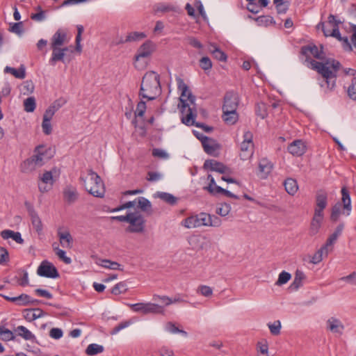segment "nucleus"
Listing matches in <instances>:
<instances>
[{
  "label": "nucleus",
  "instance_id": "49",
  "mask_svg": "<svg viewBox=\"0 0 356 356\" xmlns=\"http://www.w3.org/2000/svg\"><path fill=\"white\" fill-rule=\"evenodd\" d=\"M54 251L58 258L61 259L65 264H71L72 259L66 256L65 252L64 250L59 249L58 248H54Z\"/></svg>",
  "mask_w": 356,
  "mask_h": 356
},
{
  "label": "nucleus",
  "instance_id": "53",
  "mask_svg": "<svg viewBox=\"0 0 356 356\" xmlns=\"http://www.w3.org/2000/svg\"><path fill=\"white\" fill-rule=\"evenodd\" d=\"M268 326L272 334L278 335L280 333L281 323L280 321H275L273 323H269Z\"/></svg>",
  "mask_w": 356,
  "mask_h": 356
},
{
  "label": "nucleus",
  "instance_id": "6",
  "mask_svg": "<svg viewBox=\"0 0 356 356\" xmlns=\"http://www.w3.org/2000/svg\"><path fill=\"white\" fill-rule=\"evenodd\" d=\"M341 194H342L343 206L341 205V203L337 202L333 206V207L332 209L330 219L333 222H336L338 220V219L341 213L342 207L343 208V209L348 211L347 215H349L350 211L351 210L350 197L349 193L346 188H343L341 189Z\"/></svg>",
  "mask_w": 356,
  "mask_h": 356
},
{
  "label": "nucleus",
  "instance_id": "14",
  "mask_svg": "<svg viewBox=\"0 0 356 356\" xmlns=\"http://www.w3.org/2000/svg\"><path fill=\"white\" fill-rule=\"evenodd\" d=\"M238 105V95L233 91L226 92L224 97L222 111L236 110Z\"/></svg>",
  "mask_w": 356,
  "mask_h": 356
},
{
  "label": "nucleus",
  "instance_id": "7",
  "mask_svg": "<svg viewBox=\"0 0 356 356\" xmlns=\"http://www.w3.org/2000/svg\"><path fill=\"white\" fill-rule=\"evenodd\" d=\"M129 307L135 312H140L143 315L147 314H164V309L162 306L152 302H139L129 304Z\"/></svg>",
  "mask_w": 356,
  "mask_h": 356
},
{
  "label": "nucleus",
  "instance_id": "38",
  "mask_svg": "<svg viewBox=\"0 0 356 356\" xmlns=\"http://www.w3.org/2000/svg\"><path fill=\"white\" fill-rule=\"evenodd\" d=\"M33 157H30L25 160L22 164V170L24 172H31L38 168V165L35 163Z\"/></svg>",
  "mask_w": 356,
  "mask_h": 356
},
{
  "label": "nucleus",
  "instance_id": "13",
  "mask_svg": "<svg viewBox=\"0 0 356 356\" xmlns=\"http://www.w3.org/2000/svg\"><path fill=\"white\" fill-rule=\"evenodd\" d=\"M323 34L325 37L331 36L337 38L339 41L342 42V46L345 50L352 51V46L348 37L341 36L339 27H335V29H332V31L323 29Z\"/></svg>",
  "mask_w": 356,
  "mask_h": 356
},
{
  "label": "nucleus",
  "instance_id": "51",
  "mask_svg": "<svg viewBox=\"0 0 356 356\" xmlns=\"http://www.w3.org/2000/svg\"><path fill=\"white\" fill-rule=\"evenodd\" d=\"M154 10L156 13H165L174 10V6L169 4L158 3L155 6Z\"/></svg>",
  "mask_w": 356,
  "mask_h": 356
},
{
  "label": "nucleus",
  "instance_id": "20",
  "mask_svg": "<svg viewBox=\"0 0 356 356\" xmlns=\"http://www.w3.org/2000/svg\"><path fill=\"white\" fill-rule=\"evenodd\" d=\"M0 296L8 301L15 302L18 306H26L30 303V296L25 293L16 297H9L3 294H0Z\"/></svg>",
  "mask_w": 356,
  "mask_h": 356
},
{
  "label": "nucleus",
  "instance_id": "61",
  "mask_svg": "<svg viewBox=\"0 0 356 356\" xmlns=\"http://www.w3.org/2000/svg\"><path fill=\"white\" fill-rule=\"evenodd\" d=\"M339 280L346 282L351 285H356V273L353 272L349 275L341 277Z\"/></svg>",
  "mask_w": 356,
  "mask_h": 356
},
{
  "label": "nucleus",
  "instance_id": "64",
  "mask_svg": "<svg viewBox=\"0 0 356 356\" xmlns=\"http://www.w3.org/2000/svg\"><path fill=\"white\" fill-rule=\"evenodd\" d=\"M49 336L55 339H59L63 337V331L60 328H51L49 331Z\"/></svg>",
  "mask_w": 356,
  "mask_h": 356
},
{
  "label": "nucleus",
  "instance_id": "24",
  "mask_svg": "<svg viewBox=\"0 0 356 356\" xmlns=\"http://www.w3.org/2000/svg\"><path fill=\"white\" fill-rule=\"evenodd\" d=\"M324 218V214L314 213L313 218L311 222L309 234L312 236L316 234L321 226L322 221Z\"/></svg>",
  "mask_w": 356,
  "mask_h": 356
},
{
  "label": "nucleus",
  "instance_id": "17",
  "mask_svg": "<svg viewBox=\"0 0 356 356\" xmlns=\"http://www.w3.org/2000/svg\"><path fill=\"white\" fill-rule=\"evenodd\" d=\"M288 150L290 154L293 156H302L306 151V146L304 143L300 140H294L288 147Z\"/></svg>",
  "mask_w": 356,
  "mask_h": 356
},
{
  "label": "nucleus",
  "instance_id": "9",
  "mask_svg": "<svg viewBox=\"0 0 356 356\" xmlns=\"http://www.w3.org/2000/svg\"><path fill=\"white\" fill-rule=\"evenodd\" d=\"M129 226L126 231L131 233H141L145 229V220L143 215L138 212H131V216L129 221Z\"/></svg>",
  "mask_w": 356,
  "mask_h": 356
},
{
  "label": "nucleus",
  "instance_id": "46",
  "mask_svg": "<svg viewBox=\"0 0 356 356\" xmlns=\"http://www.w3.org/2000/svg\"><path fill=\"white\" fill-rule=\"evenodd\" d=\"M127 290V285L124 282H121L115 284L111 290V293L114 295H120L124 293Z\"/></svg>",
  "mask_w": 356,
  "mask_h": 356
},
{
  "label": "nucleus",
  "instance_id": "37",
  "mask_svg": "<svg viewBox=\"0 0 356 356\" xmlns=\"http://www.w3.org/2000/svg\"><path fill=\"white\" fill-rule=\"evenodd\" d=\"M15 332L25 340H33L35 339L34 334L23 325L18 326Z\"/></svg>",
  "mask_w": 356,
  "mask_h": 356
},
{
  "label": "nucleus",
  "instance_id": "16",
  "mask_svg": "<svg viewBox=\"0 0 356 356\" xmlns=\"http://www.w3.org/2000/svg\"><path fill=\"white\" fill-rule=\"evenodd\" d=\"M47 151L48 149L44 145H39L35 148L32 157L38 167L43 165L45 160L50 159L51 156H46Z\"/></svg>",
  "mask_w": 356,
  "mask_h": 356
},
{
  "label": "nucleus",
  "instance_id": "11",
  "mask_svg": "<svg viewBox=\"0 0 356 356\" xmlns=\"http://www.w3.org/2000/svg\"><path fill=\"white\" fill-rule=\"evenodd\" d=\"M156 50V44L151 40L145 41L139 47L135 55V60L139 61L143 58H148Z\"/></svg>",
  "mask_w": 356,
  "mask_h": 356
},
{
  "label": "nucleus",
  "instance_id": "44",
  "mask_svg": "<svg viewBox=\"0 0 356 356\" xmlns=\"http://www.w3.org/2000/svg\"><path fill=\"white\" fill-rule=\"evenodd\" d=\"M24 110L26 112H33L35 108V100L33 97L26 98L24 101Z\"/></svg>",
  "mask_w": 356,
  "mask_h": 356
},
{
  "label": "nucleus",
  "instance_id": "52",
  "mask_svg": "<svg viewBox=\"0 0 356 356\" xmlns=\"http://www.w3.org/2000/svg\"><path fill=\"white\" fill-rule=\"evenodd\" d=\"M200 66L204 71L209 70L212 67V62L209 57L204 56L200 60Z\"/></svg>",
  "mask_w": 356,
  "mask_h": 356
},
{
  "label": "nucleus",
  "instance_id": "47",
  "mask_svg": "<svg viewBox=\"0 0 356 356\" xmlns=\"http://www.w3.org/2000/svg\"><path fill=\"white\" fill-rule=\"evenodd\" d=\"M42 182L45 184H49L51 186H53L54 180L53 178V171H46L43 173L42 176L40 178Z\"/></svg>",
  "mask_w": 356,
  "mask_h": 356
},
{
  "label": "nucleus",
  "instance_id": "3",
  "mask_svg": "<svg viewBox=\"0 0 356 356\" xmlns=\"http://www.w3.org/2000/svg\"><path fill=\"white\" fill-rule=\"evenodd\" d=\"M161 93L160 76L154 71L147 72L143 77L139 95L143 98L153 100Z\"/></svg>",
  "mask_w": 356,
  "mask_h": 356
},
{
  "label": "nucleus",
  "instance_id": "21",
  "mask_svg": "<svg viewBox=\"0 0 356 356\" xmlns=\"http://www.w3.org/2000/svg\"><path fill=\"white\" fill-rule=\"evenodd\" d=\"M63 197L69 204L74 202L78 199L76 188L72 185L66 186L63 189Z\"/></svg>",
  "mask_w": 356,
  "mask_h": 356
},
{
  "label": "nucleus",
  "instance_id": "1",
  "mask_svg": "<svg viewBox=\"0 0 356 356\" xmlns=\"http://www.w3.org/2000/svg\"><path fill=\"white\" fill-rule=\"evenodd\" d=\"M301 54L306 57V61L310 63L312 69L322 75L323 80L321 86L326 87L330 90H332L335 86L337 72L341 67V63L334 59H327L325 63L312 59V56L320 60L324 58L323 51L321 49L319 50L315 44L302 47Z\"/></svg>",
  "mask_w": 356,
  "mask_h": 356
},
{
  "label": "nucleus",
  "instance_id": "23",
  "mask_svg": "<svg viewBox=\"0 0 356 356\" xmlns=\"http://www.w3.org/2000/svg\"><path fill=\"white\" fill-rule=\"evenodd\" d=\"M273 168V163L267 159H261L259 162V170L261 173V178L266 179L270 173Z\"/></svg>",
  "mask_w": 356,
  "mask_h": 356
},
{
  "label": "nucleus",
  "instance_id": "42",
  "mask_svg": "<svg viewBox=\"0 0 356 356\" xmlns=\"http://www.w3.org/2000/svg\"><path fill=\"white\" fill-rule=\"evenodd\" d=\"M32 225L38 234L42 230V223L37 213L30 216Z\"/></svg>",
  "mask_w": 356,
  "mask_h": 356
},
{
  "label": "nucleus",
  "instance_id": "26",
  "mask_svg": "<svg viewBox=\"0 0 356 356\" xmlns=\"http://www.w3.org/2000/svg\"><path fill=\"white\" fill-rule=\"evenodd\" d=\"M1 236L3 239L12 238L13 240H14L16 243H17L19 244L24 243V239L22 238L21 234L17 232H15L13 230L5 229L1 232Z\"/></svg>",
  "mask_w": 356,
  "mask_h": 356
},
{
  "label": "nucleus",
  "instance_id": "5",
  "mask_svg": "<svg viewBox=\"0 0 356 356\" xmlns=\"http://www.w3.org/2000/svg\"><path fill=\"white\" fill-rule=\"evenodd\" d=\"M214 220H212V216L205 213H201L199 215L189 216L181 222V225L188 229L195 228L201 226H218L219 218L213 216Z\"/></svg>",
  "mask_w": 356,
  "mask_h": 356
},
{
  "label": "nucleus",
  "instance_id": "62",
  "mask_svg": "<svg viewBox=\"0 0 356 356\" xmlns=\"http://www.w3.org/2000/svg\"><path fill=\"white\" fill-rule=\"evenodd\" d=\"M217 187L220 186L216 185L215 179H212L209 181V186L204 187V190L207 191L211 195H216L217 191L216 188Z\"/></svg>",
  "mask_w": 356,
  "mask_h": 356
},
{
  "label": "nucleus",
  "instance_id": "43",
  "mask_svg": "<svg viewBox=\"0 0 356 356\" xmlns=\"http://www.w3.org/2000/svg\"><path fill=\"white\" fill-rule=\"evenodd\" d=\"M291 278V275L286 271H282L280 273L277 280L275 284L277 286H282L287 283Z\"/></svg>",
  "mask_w": 356,
  "mask_h": 356
},
{
  "label": "nucleus",
  "instance_id": "41",
  "mask_svg": "<svg viewBox=\"0 0 356 356\" xmlns=\"http://www.w3.org/2000/svg\"><path fill=\"white\" fill-rule=\"evenodd\" d=\"M145 38H146V35L143 32H131L127 35L124 42H129L133 41H138L144 39Z\"/></svg>",
  "mask_w": 356,
  "mask_h": 356
},
{
  "label": "nucleus",
  "instance_id": "39",
  "mask_svg": "<svg viewBox=\"0 0 356 356\" xmlns=\"http://www.w3.org/2000/svg\"><path fill=\"white\" fill-rule=\"evenodd\" d=\"M104 351V347L101 345L97 343H91L88 346L86 353L88 355L92 356L99 353H102Z\"/></svg>",
  "mask_w": 356,
  "mask_h": 356
},
{
  "label": "nucleus",
  "instance_id": "30",
  "mask_svg": "<svg viewBox=\"0 0 356 356\" xmlns=\"http://www.w3.org/2000/svg\"><path fill=\"white\" fill-rule=\"evenodd\" d=\"M58 236L61 245L64 248H71L72 243V237L67 231L61 232H58Z\"/></svg>",
  "mask_w": 356,
  "mask_h": 356
},
{
  "label": "nucleus",
  "instance_id": "57",
  "mask_svg": "<svg viewBox=\"0 0 356 356\" xmlns=\"http://www.w3.org/2000/svg\"><path fill=\"white\" fill-rule=\"evenodd\" d=\"M36 10H38V13H35V14H31V19L38 21V22H40V21H42L43 19H44V18H45L44 12L42 10L41 7L38 6L36 8Z\"/></svg>",
  "mask_w": 356,
  "mask_h": 356
},
{
  "label": "nucleus",
  "instance_id": "2",
  "mask_svg": "<svg viewBox=\"0 0 356 356\" xmlns=\"http://www.w3.org/2000/svg\"><path fill=\"white\" fill-rule=\"evenodd\" d=\"M179 90L181 91L179 98L181 102L180 111L181 113V122L186 125L190 126L195 124V118L197 115L195 107H191L186 101L188 100L192 105H195V97L193 96L188 86L181 78L177 79Z\"/></svg>",
  "mask_w": 356,
  "mask_h": 356
},
{
  "label": "nucleus",
  "instance_id": "25",
  "mask_svg": "<svg viewBox=\"0 0 356 356\" xmlns=\"http://www.w3.org/2000/svg\"><path fill=\"white\" fill-rule=\"evenodd\" d=\"M24 318L29 321H33L44 315L43 311L40 308L26 309L23 311Z\"/></svg>",
  "mask_w": 356,
  "mask_h": 356
},
{
  "label": "nucleus",
  "instance_id": "54",
  "mask_svg": "<svg viewBox=\"0 0 356 356\" xmlns=\"http://www.w3.org/2000/svg\"><path fill=\"white\" fill-rule=\"evenodd\" d=\"M101 266L104 268H107L113 269V270L120 269V265L118 263L115 262V261H111L107 260V259L102 260Z\"/></svg>",
  "mask_w": 356,
  "mask_h": 356
},
{
  "label": "nucleus",
  "instance_id": "27",
  "mask_svg": "<svg viewBox=\"0 0 356 356\" xmlns=\"http://www.w3.org/2000/svg\"><path fill=\"white\" fill-rule=\"evenodd\" d=\"M222 118L227 124L232 125L237 122L238 115L236 110L222 111Z\"/></svg>",
  "mask_w": 356,
  "mask_h": 356
},
{
  "label": "nucleus",
  "instance_id": "34",
  "mask_svg": "<svg viewBox=\"0 0 356 356\" xmlns=\"http://www.w3.org/2000/svg\"><path fill=\"white\" fill-rule=\"evenodd\" d=\"M4 72L12 74L15 78L24 79L26 76L25 68L21 66L18 70L13 67L6 66L4 69Z\"/></svg>",
  "mask_w": 356,
  "mask_h": 356
},
{
  "label": "nucleus",
  "instance_id": "63",
  "mask_svg": "<svg viewBox=\"0 0 356 356\" xmlns=\"http://www.w3.org/2000/svg\"><path fill=\"white\" fill-rule=\"evenodd\" d=\"M131 324L130 321H124L122 322L120 324H118L117 326H115L111 332L110 334L111 335L116 334L118 332H120L121 330L128 327Z\"/></svg>",
  "mask_w": 356,
  "mask_h": 356
},
{
  "label": "nucleus",
  "instance_id": "32",
  "mask_svg": "<svg viewBox=\"0 0 356 356\" xmlns=\"http://www.w3.org/2000/svg\"><path fill=\"white\" fill-rule=\"evenodd\" d=\"M305 278L304 273L297 270L295 273L293 282L290 285L292 290H298L302 286V282Z\"/></svg>",
  "mask_w": 356,
  "mask_h": 356
},
{
  "label": "nucleus",
  "instance_id": "35",
  "mask_svg": "<svg viewBox=\"0 0 356 356\" xmlns=\"http://www.w3.org/2000/svg\"><path fill=\"white\" fill-rule=\"evenodd\" d=\"M278 14H284L289 9L290 2L287 0H273Z\"/></svg>",
  "mask_w": 356,
  "mask_h": 356
},
{
  "label": "nucleus",
  "instance_id": "48",
  "mask_svg": "<svg viewBox=\"0 0 356 356\" xmlns=\"http://www.w3.org/2000/svg\"><path fill=\"white\" fill-rule=\"evenodd\" d=\"M348 95L353 99L356 101V77L353 78L351 84L348 88Z\"/></svg>",
  "mask_w": 356,
  "mask_h": 356
},
{
  "label": "nucleus",
  "instance_id": "58",
  "mask_svg": "<svg viewBox=\"0 0 356 356\" xmlns=\"http://www.w3.org/2000/svg\"><path fill=\"white\" fill-rule=\"evenodd\" d=\"M231 210V207L228 204H222L221 207L217 209V213L220 215L221 216H226L229 214Z\"/></svg>",
  "mask_w": 356,
  "mask_h": 356
},
{
  "label": "nucleus",
  "instance_id": "60",
  "mask_svg": "<svg viewBox=\"0 0 356 356\" xmlns=\"http://www.w3.org/2000/svg\"><path fill=\"white\" fill-rule=\"evenodd\" d=\"M9 261V254L8 250L2 247H0V264H5Z\"/></svg>",
  "mask_w": 356,
  "mask_h": 356
},
{
  "label": "nucleus",
  "instance_id": "29",
  "mask_svg": "<svg viewBox=\"0 0 356 356\" xmlns=\"http://www.w3.org/2000/svg\"><path fill=\"white\" fill-rule=\"evenodd\" d=\"M286 191L291 195H294L298 189V186L296 179L292 178L286 179L284 182Z\"/></svg>",
  "mask_w": 356,
  "mask_h": 356
},
{
  "label": "nucleus",
  "instance_id": "31",
  "mask_svg": "<svg viewBox=\"0 0 356 356\" xmlns=\"http://www.w3.org/2000/svg\"><path fill=\"white\" fill-rule=\"evenodd\" d=\"M155 197L160 198L163 202L170 204V205H175L176 204L177 202V198L175 197L173 195L165 193V192H157L155 194Z\"/></svg>",
  "mask_w": 356,
  "mask_h": 356
},
{
  "label": "nucleus",
  "instance_id": "50",
  "mask_svg": "<svg viewBox=\"0 0 356 356\" xmlns=\"http://www.w3.org/2000/svg\"><path fill=\"white\" fill-rule=\"evenodd\" d=\"M197 292L204 297H210L213 294V289L209 286L200 285L198 287Z\"/></svg>",
  "mask_w": 356,
  "mask_h": 356
},
{
  "label": "nucleus",
  "instance_id": "55",
  "mask_svg": "<svg viewBox=\"0 0 356 356\" xmlns=\"http://www.w3.org/2000/svg\"><path fill=\"white\" fill-rule=\"evenodd\" d=\"M0 334L2 336V339L5 341L15 339L13 333L8 329L0 327Z\"/></svg>",
  "mask_w": 356,
  "mask_h": 356
},
{
  "label": "nucleus",
  "instance_id": "56",
  "mask_svg": "<svg viewBox=\"0 0 356 356\" xmlns=\"http://www.w3.org/2000/svg\"><path fill=\"white\" fill-rule=\"evenodd\" d=\"M146 111V104L143 101L138 102L135 111V115L138 117H143Z\"/></svg>",
  "mask_w": 356,
  "mask_h": 356
},
{
  "label": "nucleus",
  "instance_id": "33",
  "mask_svg": "<svg viewBox=\"0 0 356 356\" xmlns=\"http://www.w3.org/2000/svg\"><path fill=\"white\" fill-rule=\"evenodd\" d=\"M138 204V207L141 209V211L147 212L148 213H152V204L151 202L144 197H139L136 198Z\"/></svg>",
  "mask_w": 356,
  "mask_h": 356
},
{
  "label": "nucleus",
  "instance_id": "12",
  "mask_svg": "<svg viewBox=\"0 0 356 356\" xmlns=\"http://www.w3.org/2000/svg\"><path fill=\"white\" fill-rule=\"evenodd\" d=\"M327 205V193L325 191L319 190L316 193L314 213L324 214L323 210Z\"/></svg>",
  "mask_w": 356,
  "mask_h": 356
},
{
  "label": "nucleus",
  "instance_id": "18",
  "mask_svg": "<svg viewBox=\"0 0 356 356\" xmlns=\"http://www.w3.org/2000/svg\"><path fill=\"white\" fill-rule=\"evenodd\" d=\"M52 49L51 58L49 63L54 65L58 61H63L65 52L68 51L67 47L60 48V47H51Z\"/></svg>",
  "mask_w": 356,
  "mask_h": 356
},
{
  "label": "nucleus",
  "instance_id": "36",
  "mask_svg": "<svg viewBox=\"0 0 356 356\" xmlns=\"http://www.w3.org/2000/svg\"><path fill=\"white\" fill-rule=\"evenodd\" d=\"M209 51L217 60L220 61L227 60V55L216 45L211 44Z\"/></svg>",
  "mask_w": 356,
  "mask_h": 356
},
{
  "label": "nucleus",
  "instance_id": "22",
  "mask_svg": "<svg viewBox=\"0 0 356 356\" xmlns=\"http://www.w3.org/2000/svg\"><path fill=\"white\" fill-rule=\"evenodd\" d=\"M197 138L200 139L204 152L209 155L216 156V151L218 148V145L211 144L212 142L211 140L207 136H202L201 138L197 136Z\"/></svg>",
  "mask_w": 356,
  "mask_h": 356
},
{
  "label": "nucleus",
  "instance_id": "40",
  "mask_svg": "<svg viewBox=\"0 0 356 356\" xmlns=\"http://www.w3.org/2000/svg\"><path fill=\"white\" fill-rule=\"evenodd\" d=\"M325 247L322 246L312 257L310 259V263L314 264H317L320 263L323 258V256L325 255Z\"/></svg>",
  "mask_w": 356,
  "mask_h": 356
},
{
  "label": "nucleus",
  "instance_id": "4",
  "mask_svg": "<svg viewBox=\"0 0 356 356\" xmlns=\"http://www.w3.org/2000/svg\"><path fill=\"white\" fill-rule=\"evenodd\" d=\"M83 181L86 190L97 197H102L105 193L104 184L101 177L92 169L88 170V177L81 178Z\"/></svg>",
  "mask_w": 356,
  "mask_h": 356
},
{
  "label": "nucleus",
  "instance_id": "10",
  "mask_svg": "<svg viewBox=\"0 0 356 356\" xmlns=\"http://www.w3.org/2000/svg\"><path fill=\"white\" fill-rule=\"evenodd\" d=\"M37 273L41 277L49 278H58L60 276L56 268L47 260L41 262L37 269Z\"/></svg>",
  "mask_w": 356,
  "mask_h": 356
},
{
  "label": "nucleus",
  "instance_id": "59",
  "mask_svg": "<svg viewBox=\"0 0 356 356\" xmlns=\"http://www.w3.org/2000/svg\"><path fill=\"white\" fill-rule=\"evenodd\" d=\"M337 238L338 237L336 235H334V234H332L329 236V238L327 239L325 244L323 245V247H325V249H326L325 255H327L328 252L332 250V249L329 250V247L332 246L335 243Z\"/></svg>",
  "mask_w": 356,
  "mask_h": 356
},
{
  "label": "nucleus",
  "instance_id": "28",
  "mask_svg": "<svg viewBox=\"0 0 356 356\" xmlns=\"http://www.w3.org/2000/svg\"><path fill=\"white\" fill-rule=\"evenodd\" d=\"M327 329L334 333H339L343 329L341 321L334 317L329 318L327 321Z\"/></svg>",
  "mask_w": 356,
  "mask_h": 356
},
{
  "label": "nucleus",
  "instance_id": "8",
  "mask_svg": "<svg viewBox=\"0 0 356 356\" xmlns=\"http://www.w3.org/2000/svg\"><path fill=\"white\" fill-rule=\"evenodd\" d=\"M252 134L248 131L243 134V140L241 144L240 157L242 160H247L253 154L254 144L252 142Z\"/></svg>",
  "mask_w": 356,
  "mask_h": 356
},
{
  "label": "nucleus",
  "instance_id": "15",
  "mask_svg": "<svg viewBox=\"0 0 356 356\" xmlns=\"http://www.w3.org/2000/svg\"><path fill=\"white\" fill-rule=\"evenodd\" d=\"M204 170L218 172L220 174H225L229 171V168L222 163L214 159L206 160L203 165Z\"/></svg>",
  "mask_w": 356,
  "mask_h": 356
},
{
  "label": "nucleus",
  "instance_id": "45",
  "mask_svg": "<svg viewBox=\"0 0 356 356\" xmlns=\"http://www.w3.org/2000/svg\"><path fill=\"white\" fill-rule=\"evenodd\" d=\"M255 111L256 114L262 119H264L268 115L266 105L263 102L258 103L256 105Z\"/></svg>",
  "mask_w": 356,
  "mask_h": 356
},
{
  "label": "nucleus",
  "instance_id": "19",
  "mask_svg": "<svg viewBox=\"0 0 356 356\" xmlns=\"http://www.w3.org/2000/svg\"><path fill=\"white\" fill-rule=\"evenodd\" d=\"M68 42L66 33L58 29L51 39V47H60Z\"/></svg>",
  "mask_w": 356,
  "mask_h": 356
}]
</instances>
